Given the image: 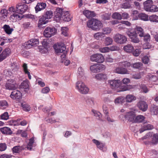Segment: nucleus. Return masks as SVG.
I'll list each match as a JSON object with an SVG mask.
<instances>
[{
    "label": "nucleus",
    "mask_w": 158,
    "mask_h": 158,
    "mask_svg": "<svg viewBox=\"0 0 158 158\" xmlns=\"http://www.w3.org/2000/svg\"><path fill=\"white\" fill-rule=\"evenodd\" d=\"M87 26L93 30L98 31L102 26L101 22L98 20L93 19L87 22Z\"/></svg>",
    "instance_id": "f257e3e1"
},
{
    "label": "nucleus",
    "mask_w": 158,
    "mask_h": 158,
    "mask_svg": "<svg viewBox=\"0 0 158 158\" xmlns=\"http://www.w3.org/2000/svg\"><path fill=\"white\" fill-rule=\"evenodd\" d=\"M144 9L147 11L155 12L158 11V7L153 5L152 0H147L143 3Z\"/></svg>",
    "instance_id": "f03ea898"
},
{
    "label": "nucleus",
    "mask_w": 158,
    "mask_h": 158,
    "mask_svg": "<svg viewBox=\"0 0 158 158\" xmlns=\"http://www.w3.org/2000/svg\"><path fill=\"white\" fill-rule=\"evenodd\" d=\"M76 89L80 93L86 94L89 92V89L85 84L81 81H78L76 83Z\"/></svg>",
    "instance_id": "7ed1b4c3"
},
{
    "label": "nucleus",
    "mask_w": 158,
    "mask_h": 158,
    "mask_svg": "<svg viewBox=\"0 0 158 158\" xmlns=\"http://www.w3.org/2000/svg\"><path fill=\"white\" fill-rule=\"evenodd\" d=\"M90 60L98 63H103L105 59L103 55L100 53H96L91 56Z\"/></svg>",
    "instance_id": "20e7f679"
},
{
    "label": "nucleus",
    "mask_w": 158,
    "mask_h": 158,
    "mask_svg": "<svg viewBox=\"0 0 158 158\" xmlns=\"http://www.w3.org/2000/svg\"><path fill=\"white\" fill-rule=\"evenodd\" d=\"M114 39L116 43L119 44H124L127 41V38L125 35L118 33L115 35Z\"/></svg>",
    "instance_id": "39448f33"
},
{
    "label": "nucleus",
    "mask_w": 158,
    "mask_h": 158,
    "mask_svg": "<svg viewBox=\"0 0 158 158\" xmlns=\"http://www.w3.org/2000/svg\"><path fill=\"white\" fill-rule=\"evenodd\" d=\"M56 31L55 28L48 27L44 31V35L46 37L50 38L55 34Z\"/></svg>",
    "instance_id": "423d86ee"
},
{
    "label": "nucleus",
    "mask_w": 158,
    "mask_h": 158,
    "mask_svg": "<svg viewBox=\"0 0 158 158\" xmlns=\"http://www.w3.org/2000/svg\"><path fill=\"white\" fill-rule=\"evenodd\" d=\"M5 86L6 89L14 90L16 89L17 85L15 80L10 79L7 81Z\"/></svg>",
    "instance_id": "0eeeda50"
},
{
    "label": "nucleus",
    "mask_w": 158,
    "mask_h": 158,
    "mask_svg": "<svg viewBox=\"0 0 158 158\" xmlns=\"http://www.w3.org/2000/svg\"><path fill=\"white\" fill-rule=\"evenodd\" d=\"M54 48L56 52L57 53H67V51L66 50L65 45L63 44H57L54 46Z\"/></svg>",
    "instance_id": "6e6552de"
},
{
    "label": "nucleus",
    "mask_w": 158,
    "mask_h": 158,
    "mask_svg": "<svg viewBox=\"0 0 158 158\" xmlns=\"http://www.w3.org/2000/svg\"><path fill=\"white\" fill-rule=\"evenodd\" d=\"M28 9V6L26 4L19 3L16 7V10L17 12L21 13H23Z\"/></svg>",
    "instance_id": "1a4fd4ad"
},
{
    "label": "nucleus",
    "mask_w": 158,
    "mask_h": 158,
    "mask_svg": "<svg viewBox=\"0 0 158 158\" xmlns=\"http://www.w3.org/2000/svg\"><path fill=\"white\" fill-rule=\"evenodd\" d=\"M39 44V41L37 39H32L26 42L24 46L27 49H29L31 47H35L37 46Z\"/></svg>",
    "instance_id": "9d476101"
},
{
    "label": "nucleus",
    "mask_w": 158,
    "mask_h": 158,
    "mask_svg": "<svg viewBox=\"0 0 158 158\" xmlns=\"http://www.w3.org/2000/svg\"><path fill=\"white\" fill-rule=\"evenodd\" d=\"M135 116V113L134 111H130L126 113L125 117L129 122L134 123Z\"/></svg>",
    "instance_id": "9b49d317"
},
{
    "label": "nucleus",
    "mask_w": 158,
    "mask_h": 158,
    "mask_svg": "<svg viewBox=\"0 0 158 158\" xmlns=\"http://www.w3.org/2000/svg\"><path fill=\"white\" fill-rule=\"evenodd\" d=\"M108 82L111 88L113 89H115L119 87L121 82L119 80H109Z\"/></svg>",
    "instance_id": "f8f14e48"
},
{
    "label": "nucleus",
    "mask_w": 158,
    "mask_h": 158,
    "mask_svg": "<svg viewBox=\"0 0 158 158\" xmlns=\"http://www.w3.org/2000/svg\"><path fill=\"white\" fill-rule=\"evenodd\" d=\"M11 54V50L9 48H6L0 55V62L5 59Z\"/></svg>",
    "instance_id": "ddd939ff"
},
{
    "label": "nucleus",
    "mask_w": 158,
    "mask_h": 158,
    "mask_svg": "<svg viewBox=\"0 0 158 158\" xmlns=\"http://www.w3.org/2000/svg\"><path fill=\"white\" fill-rule=\"evenodd\" d=\"M11 54V50L9 48H6L0 55V62L5 59Z\"/></svg>",
    "instance_id": "4468645a"
},
{
    "label": "nucleus",
    "mask_w": 158,
    "mask_h": 158,
    "mask_svg": "<svg viewBox=\"0 0 158 158\" xmlns=\"http://www.w3.org/2000/svg\"><path fill=\"white\" fill-rule=\"evenodd\" d=\"M11 54V50L9 48H6L0 55V62L5 59Z\"/></svg>",
    "instance_id": "2eb2a0df"
},
{
    "label": "nucleus",
    "mask_w": 158,
    "mask_h": 158,
    "mask_svg": "<svg viewBox=\"0 0 158 158\" xmlns=\"http://www.w3.org/2000/svg\"><path fill=\"white\" fill-rule=\"evenodd\" d=\"M11 54V50L9 48H6L0 55V62L5 59Z\"/></svg>",
    "instance_id": "dca6fc26"
},
{
    "label": "nucleus",
    "mask_w": 158,
    "mask_h": 158,
    "mask_svg": "<svg viewBox=\"0 0 158 158\" xmlns=\"http://www.w3.org/2000/svg\"><path fill=\"white\" fill-rule=\"evenodd\" d=\"M137 105L140 110L143 112L146 111L148 108L147 104L144 101H139L137 104Z\"/></svg>",
    "instance_id": "f3484780"
},
{
    "label": "nucleus",
    "mask_w": 158,
    "mask_h": 158,
    "mask_svg": "<svg viewBox=\"0 0 158 158\" xmlns=\"http://www.w3.org/2000/svg\"><path fill=\"white\" fill-rule=\"evenodd\" d=\"M8 12L6 10L4 9L2 10L0 13V22H3L7 20Z\"/></svg>",
    "instance_id": "a211bd4d"
},
{
    "label": "nucleus",
    "mask_w": 158,
    "mask_h": 158,
    "mask_svg": "<svg viewBox=\"0 0 158 158\" xmlns=\"http://www.w3.org/2000/svg\"><path fill=\"white\" fill-rule=\"evenodd\" d=\"M22 93L18 90H15L11 92L10 98L13 99H18L22 97Z\"/></svg>",
    "instance_id": "6ab92c4d"
},
{
    "label": "nucleus",
    "mask_w": 158,
    "mask_h": 158,
    "mask_svg": "<svg viewBox=\"0 0 158 158\" xmlns=\"http://www.w3.org/2000/svg\"><path fill=\"white\" fill-rule=\"evenodd\" d=\"M23 17L22 14L15 13L10 16V18L12 22H15L17 20H20Z\"/></svg>",
    "instance_id": "aec40b11"
},
{
    "label": "nucleus",
    "mask_w": 158,
    "mask_h": 158,
    "mask_svg": "<svg viewBox=\"0 0 158 158\" xmlns=\"http://www.w3.org/2000/svg\"><path fill=\"white\" fill-rule=\"evenodd\" d=\"M115 73L122 74H129V72L125 68L121 67H117L114 70Z\"/></svg>",
    "instance_id": "412c9836"
},
{
    "label": "nucleus",
    "mask_w": 158,
    "mask_h": 158,
    "mask_svg": "<svg viewBox=\"0 0 158 158\" xmlns=\"http://www.w3.org/2000/svg\"><path fill=\"white\" fill-rule=\"evenodd\" d=\"M42 46L39 47L40 51L42 53H46L48 51V43L46 41H43L42 42Z\"/></svg>",
    "instance_id": "4be33fe9"
},
{
    "label": "nucleus",
    "mask_w": 158,
    "mask_h": 158,
    "mask_svg": "<svg viewBox=\"0 0 158 158\" xmlns=\"http://www.w3.org/2000/svg\"><path fill=\"white\" fill-rule=\"evenodd\" d=\"M71 17L70 16L69 12L68 11H63L60 19L64 21L69 22L71 20Z\"/></svg>",
    "instance_id": "5701e85b"
},
{
    "label": "nucleus",
    "mask_w": 158,
    "mask_h": 158,
    "mask_svg": "<svg viewBox=\"0 0 158 158\" xmlns=\"http://www.w3.org/2000/svg\"><path fill=\"white\" fill-rule=\"evenodd\" d=\"M48 20L43 15L40 17L38 23L39 27H41L43 25L45 24L48 22Z\"/></svg>",
    "instance_id": "b1692460"
},
{
    "label": "nucleus",
    "mask_w": 158,
    "mask_h": 158,
    "mask_svg": "<svg viewBox=\"0 0 158 158\" xmlns=\"http://www.w3.org/2000/svg\"><path fill=\"white\" fill-rule=\"evenodd\" d=\"M94 77L97 80L100 81H104L107 79V75L103 73L97 74L95 75Z\"/></svg>",
    "instance_id": "393cba45"
},
{
    "label": "nucleus",
    "mask_w": 158,
    "mask_h": 158,
    "mask_svg": "<svg viewBox=\"0 0 158 158\" xmlns=\"http://www.w3.org/2000/svg\"><path fill=\"white\" fill-rule=\"evenodd\" d=\"M46 6V4L45 3H38L35 7L36 13L44 9Z\"/></svg>",
    "instance_id": "a878e982"
},
{
    "label": "nucleus",
    "mask_w": 158,
    "mask_h": 158,
    "mask_svg": "<svg viewBox=\"0 0 158 158\" xmlns=\"http://www.w3.org/2000/svg\"><path fill=\"white\" fill-rule=\"evenodd\" d=\"M153 128V126L152 125L148 123L145 124L142 126L141 128L139 129V132L141 133L145 131L151 130Z\"/></svg>",
    "instance_id": "bb28decb"
},
{
    "label": "nucleus",
    "mask_w": 158,
    "mask_h": 158,
    "mask_svg": "<svg viewBox=\"0 0 158 158\" xmlns=\"http://www.w3.org/2000/svg\"><path fill=\"white\" fill-rule=\"evenodd\" d=\"M0 131L2 134L5 135H11L12 133L10 128L7 127H4L0 129Z\"/></svg>",
    "instance_id": "cd10ccee"
},
{
    "label": "nucleus",
    "mask_w": 158,
    "mask_h": 158,
    "mask_svg": "<svg viewBox=\"0 0 158 158\" xmlns=\"http://www.w3.org/2000/svg\"><path fill=\"white\" fill-rule=\"evenodd\" d=\"M83 14L88 18H90L95 16V14L94 11L88 10H85L83 12Z\"/></svg>",
    "instance_id": "c85d7f7f"
},
{
    "label": "nucleus",
    "mask_w": 158,
    "mask_h": 158,
    "mask_svg": "<svg viewBox=\"0 0 158 158\" xmlns=\"http://www.w3.org/2000/svg\"><path fill=\"white\" fill-rule=\"evenodd\" d=\"M92 142L95 144L98 148L100 150H103L105 145V144L104 143L101 142L95 139H93Z\"/></svg>",
    "instance_id": "c756f323"
},
{
    "label": "nucleus",
    "mask_w": 158,
    "mask_h": 158,
    "mask_svg": "<svg viewBox=\"0 0 158 158\" xmlns=\"http://www.w3.org/2000/svg\"><path fill=\"white\" fill-rule=\"evenodd\" d=\"M152 137H151V140L149 141V143L153 144H156L158 143V134H152Z\"/></svg>",
    "instance_id": "7c9ffc66"
},
{
    "label": "nucleus",
    "mask_w": 158,
    "mask_h": 158,
    "mask_svg": "<svg viewBox=\"0 0 158 158\" xmlns=\"http://www.w3.org/2000/svg\"><path fill=\"white\" fill-rule=\"evenodd\" d=\"M145 117L143 115H139L135 116L134 123H140L144 122Z\"/></svg>",
    "instance_id": "2f4dec72"
},
{
    "label": "nucleus",
    "mask_w": 158,
    "mask_h": 158,
    "mask_svg": "<svg viewBox=\"0 0 158 158\" xmlns=\"http://www.w3.org/2000/svg\"><path fill=\"white\" fill-rule=\"evenodd\" d=\"M85 101L86 104L90 107H93L95 104V101L93 98L88 97L86 99Z\"/></svg>",
    "instance_id": "473e14b6"
},
{
    "label": "nucleus",
    "mask_w": 158,
    "mask_h": 158,
    "mask_svg": "<svg viewBox=\"0 0 158 158\" xmlns=\"http://www.w3.org/2000/svg\"><path fill=\"white\" fill-rule=\"evenodd\" d=\"M63 11L61 8H57L55 12V16L56 18H58L59 19L61 17Z\"/></svg>",
    "instance_id": "72a5a7b5"
},
{
    "label": "nucleus",
    "mask_w": 158,
    "mask_h": 158,
    "mask_svg": "<svg viewBox=\"0 0 158 158\" xmlns=\"http://www.w3.org/2000/svg\"><path fill=\"white\" fill-rule=\"evenodd\" d=\"M124 50L128 53H131L134 50V48L131 44H128L123 47Z\"/></svg>",
    "instance_id": "f704fd0d"
},
{
    "label": "nucleus",
    "mask_w": 158,
    "mask_h": 158,
    "mask_svg": "<svg viewBox=\"0 0 158 158\" xmlns=\"http://www.w3.org/2000/svg\"><path fill=\"white\" fill-rule=\"evenodd\" d=\"M133 87L131 85H123L121 86L119 90L118 91V92H119L121 91H124L127 90H129L130 89H132Z\"/></svg>",
    "instance_id": "c9c22d12"
},
{
    "label": "nucleus",
    "mask_w": 158,
    "mask_h": 158,
    "mask_svg": "<svg viewBox=\"0 0 158 158\" xmlns=\"http://www.w3.org/2000/svg\"><path fill=\"white\" fill-rule=\"evenodd\" d=\"M34 138L33 137H32L29 139V142L26 147L27 150H32V147L34 146Z\"/></svg>",
    "instance_id": "e433bc0d"
},
{
    "label": "nucleus",
    "mask_w": 158,
    "mask_h": 158,
    "mask_svg": "<svg viewBox=\"0 0 158 158\" xmlns=\"http://www.w3.org/2000/svg\"><path fill=\"white\" fill-rule=\"evenodd\" d=\"M136 97L132 94H128L126 97V100L127 102H131L136 99Z\"/></svg>",
    "instance_id": "4c0bfd02"
},
{
    "label": "nucleus",
    "mask_w": 158,
    "mask_h": 158,
    "mask_svg": "<svg viewBox=\"0 0 158 158\" xmlns=\"http://www.w3.org/2000/svg\"><path fill=\"white\" fill-rule=\"evenodd\" d=\"M48 20L51 19L53 16V12L51 10L46 11L43 15Z\"/></svg>",
    "instance_id": "58836bf2"
},
{
    "label": "nucleus",
    "mask_w": 158,
    "mask_h": 158,
    "mask_svg": "<svg viewBox=\"0 0 158 158\" xmlns=\"http://www.w3.org/2000/svg\"><path fill=\"white\" fill-rule=\"evenodd\" d=\"M24 149V148L22 146H16L12 149L14 153H19Z\"/></svg>",
    "instance_id": "ea45409f"
},
{
    "label": "nucleus",
    "mask_w": 158,
    "mask_h": 158,
    "mask_svg": "<svg viewBox=\"0 0 158 158\" xmlns=\"http://www.w3.org/2000/svg\"><path fill=\"white\" fill-rule=\"evenodd\" d=\"M6 32L8 34H10L13 31V29L10 28L9 25L5 24L2 27Z\"/></svg>",
    "instance_id": "a19ab883"
},
{
    "label": "nucleus",
    "mask_w": 158,
    "mask_h": 158,
    "mask_svg": "<svg viewBox=\"0 0 158 158\" xmlns=\"http://www.w3.org/2000/svg\"><path fill=\"white\" fill-rule=\"evenodd\" d=\"M143 74V72L136 73L132 75V78L135 79H140L141 77V75Z\"/></svg>",
    "instance_id": "79ce46f5"
},
{
    "label": "nucleus",
    "mask_w": 158,
    "mask_h": 158,
    "mask_svg": "<svg viewBox=\"0 0 158 158\" xmlns=\"http://www.w3.org/2000/svg\"><path fill=\"white\" fill-rule=\"evenodd\" d=\"M127 35L128 36L130 39L132 38L137 35L136 31L133 29H129L126 32Z\"/></svg>",
    "instance_id": "37998d69"
},
{
    "label": "nucleus",
    "mask_w": 158,
    "mask_h": 158,
    "mask_svg": "<svg viewBox=\"0 0 158 158\" xmlns=\"http://www.w3.org/2000/svg\"><path fill=\"white\" fill-rule=\"evenodd\" d=\"M23 71L25 74H27L28 75V78L29 79H31V76L30 75V73L28 71V70L27 69V64L26 63H24L23 65Z\"/></svg>",
    "instance_id": "c03bdc74"
},
{
    "label": "nucleus",
    "mask_w": 158,
    "mask_h": 158,
    "mask_svg": "<svg viewBox=\"0 0 158 158\" xmlns=\"http://www.w3.org/2000/svg\"><path fill=\"white\" fill-rule=\"evenodd\" d=\"M149 20L151 22L158 23V16L152 15L149 16Z\"/></svg>",
    "instance_id": "a18cd8bd"
},
{
    "label": "nucleus",
    "mask_w": 158,
    "mask_h": 158,
    "mask_svg": "<svg viewBox=\"0 0 158 158\" xmlns=\"http://www.w3.org/2000/svg\"><path fill=\"white\" fill-rule=\"evenodd\" d=\"M136 29L139 36L141 37H142L145 33L142 28L140 27H136Z\"/></svg>",
    "instance_id": "49530a36"
},
{
    "label": "nucleus",
    "mask_w": 158,
    "mask_h": 158,
    "mask_svg": "<svg viewBox=\"0 0 158 158\" xmlns=\"http://www.w3.org/2000/svg\"><path fill=\"white\" fill-rule=\"evenodd\" d=\"M118 65L120 67L128 68L131 65V63L127 61H124L118 63Z\"/></svg>",
    "instance_id": "de8ad7c7"
},
{
    "label": "nucleus",
    "mask_w": 158,
    "mask_h": 158,
    "mask_svg": "<svg viewBox=\"0 0 158 158\" xmlns=\"http://www.w3.org/2000/svg\"><path fill=\"white\" fill-rule=\"evenodd\" d=\"M138 16L142 20L144 21H147L149 20V17L148 15L145 14L141 13L138 15Z\"/></svg>",
    "instance_id": "09e8293b"
},
{
    "label": "nucleus",
    "mask_w": 158,
    "mask_h": 158,
    "mask_svg": "<svg viewBox=\"0 0 158 158\" xmlns=\"http://www.w3.org/2000/svg\"><path fill=\"white\" fill-rule=\"evenodd\" d=\"M21 106L24 111H29L31 110V107L28 104L25 103H23L21 104Z\"/></svg>",
    "instance_id": "8fccbe9b"
},
{
    "label": "nucleus",
    "mask_w": 158,
    "mask_h": 158,
    "mask_svg": "<svg viewBox=\"0 0 158 158\" xmlns=\"http://www.w3.org/2000/svg\"><path fill=\"white\" fill-rule=\"evenodd\" d=\"M125 101L124 98L123 97H118L114 100V103L116 105L122 104Z\"/></svg>",
    "instance_id": "3c124183"
},
{
    "label": "nucleus",
    "mask_w": 158,
    "mask_h": 158,
    "mask_svg": "<svg viewBox=\"0 0 158 158\" xmlns=\"http://www.w3.org/2000/svg\"><path fill=\"white\" fill-rule=\"evenodd\" d=\"M151 113L154 115H158V106H153L151 109Z\"/></svg>",
    "instance_id": "603ef678"
},
{
    "label": "nucleus",
    "mask_w": 158,
    "mask_h": 158,
    "mask_svg": "<svg viewBox=\"0 0 158 158\" xmlns=\"http://www.w3.org/2000/svg\"><path fill=\"white\" fill-rule=\"evenodd\" d=\"M112 17L118 20H121L122 19V15L118 12H115L113 13L112 15Z\"/></svg>",
    "instance_id": "864d4df0"
},
{
    "label": "nucleus",
    "mask_w": 158,
    "mask_h": 158,
    "mask_svg": "<svg viewBox=\"0 0 158 158\" xmlns=\"http://www.w3.org/2000/svg\"><path fill=\"white\" fill-rule=\"evenodd\" d=\"M95 38L97 40L101 39L104 37V34L102 32H97L94 35Z\"/></svg>",
    "instance_id": "5fc2aeb1"
},
{
    "label": "nucleus",
    "mask_w": 158,
    "mask_h": 158,
    "mask_svg": "<svg viewBox=\"0 0 158 158\" xmlns=\"http://www.w3.org/2000/svg\"><path fill=\"white\" fill-rule=\"evenodd\" d=\"M97 63L91 65L90 68V71L93 73H96L98 72Z\"/></svg>",
    "instance_id": "6e6d98bb"
},
{
    "label": "nucleus",
    "mask_w": 158,
    "mask_h": 158,
    "mask_svg": "<svg viewBox=\"0 0 158 158\" xmlns=\"http://www.w3.org/2000/svg\"><path fill=\"white\" fill-rule=\"evenodd\" d=\"M143 37V41L146 42H149L151 40V36L148 33L144 34L142 37Z\"/></svg>",
    "instance_id": "4d7b16f0"
},
{
    "label": "nucleus",
    "mask_w": 158,
    "mask_h": 158,
    "mask_svg": "<svg viewBox=\"0 0 158 158\" xmlns=\"http://www.w3.org/2000/svg\"><path fill=\"white\" fill-rule=\"evenodd\" d=\"M152 132H149L147 134L143 136L142 139H147L148 140V143H149V141L151 140V137H152Z\"/></svg>",
    "instance_id": "13d9d810"
},
{
    "label": "nucleus",
    "mask_w": 158,
    "mask_h": 158,
    "mask_svg": "<svg viewBox=\"0 0 158 158\" xmlns=\"http://www.w3.org/2000/svg\"><path fill=\"white\" fill-rule=\"evenodd\" d=\"M113 40L110 37H107L104 41V44L106 46L110 45L112 43Z\"/></svg>",
    "instance_id": "bf43d9fd"
},
{
    "label": "nucleus",
    "mask_w": 158,
    "mask_h": 158,
    "mask_svg": "<svg viewBox=\"0 0 158 158\" xmlns=\"http://www.w3.org/2000/svg\"><path fill=\"white\" fill-rule=\"evenodd\" d=\"M8 106L7 102L5 100L0 101V107L2 109H4L7 107Z\"/></svg>",
    "instance_id": "052dcab7"
},
{
    "label": "nucleus",
    "mask_w": 158,
    "mask_h": 158,
    "mask_svg": "<svg viewBox=\"0 0 158 158\" xmlns=\"http://www.w3.org/2000/svg\"><path fill=\"white\" fill-rule=\"evenodd\" d=\"M28 81L27 80H26L23 81L21 84V88L24 89H27L28 87Z\"/></svg>",
    "instance_id": "680f3d73"
},
{
    "label": "nucleus",
    "mask_w": 158,
    "mask_h": 158,
    "mask_svg": "<svg viewBox=\"0 0 158 158\" xmlns=\"http://www.w3.org/2000/svg\"><path fill=\"white\" fill-rule=\"evenodd\" d=\"M17 134L18 135L21 134L22 137H26L27 135V133L25 131L21 130H19L17 131Z\"/></svg>",
    "instance_id": "e2e57ef3"
},
{
    "label": "nucleus",
    "mask_w": 158,
    "mask_h": 158,
    "mask_svg": "<svg viewBox=\"0 0 158 158\" xmlns=\"http://www.w3.org/2000/svg\"><path fill=\"white\" fill-rule=\"evenodd\" d=\"M105 60L106 62L112 63L114 62V59L110 55H108L106 57Z\"/></svg>",
    "instance_id": "0e129e2a"
},
{
    "label": "nucleus",
    "mask_w": 158,
    "mask_h": 158,
    "mask_svg": "<svg viewBox=\"0 0 158 158\" xmlns=\"http://www.w3.org/2000/svg\"><path fill=\"white\" fill-rule=\"evenodd\" d=\"M131 5L129 2H125L123 3L121 5V8L124 9H129L131 8Z\"/></svg>",
    "instance_id": "69168bd1"
},
{
    "label": "nucleus",
    "mask_w": 158,
    "mask_h": 158,
    "mask_svg": "<svg viewBox=\"0 0 158 158\" xmlns=\"http://www.w3.org/2000/svg\"><path fill=\"white\" fill-rule=\"evenodd\" d=\"M111 30L110 28L108 27H105L102 29V33L105 34H107L110 33L111 32Z\"/></svg>",
    "instance_id": "338daca9"
},
{
    "label": "nucleus",
    "mask_w": 158,
    "mask_h": 158,
    "mask_svg": "<svg viewBox=\"0 0 158 158\" xmlns=\"http://www.w3.org/2000/svg\"><path fill=\"white\" fill-rule=\"evenodd\" d=\"M140 88L142 89L143 92L145 93H148L149 90L146 86L144 84H141L140 85Z\"/></svg>",
    "instance_id": "774afa93"
}]
</instances>
